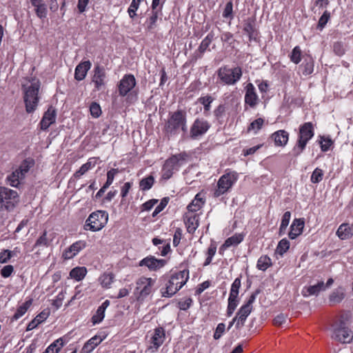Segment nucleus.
Returning a JSON list of instances; mask_svg holds the SVG:
<instances>
[{"mask_svg": "<svg viewBox=\"0 0 353 353\" xmlns=\"http://www.w3.org/2000/svg\"><path fill=\"white\" fill-rule=\"evenodd\" d=\"M345 296V289L343 287H339L330 294L329 300L333 303H339L344 299Z\"/></svg>", "mask_w": 353, "mask_h": 353, "instance_id": "nucleus-37", "label": "nucleus"}, {"mask_svg": "<svg viewBox=\"0 0 353 353\" xmlns=\"http://www.w3.org/2000/svg\"><path fill=\"white\" fill-rule=\"evenodd\" d=\"M205 203V194L202 192H199L196 194L192 202L188 205L187 209L190 212H196L204 205Z\"/></svg>", "mask_w": 353, "mask_h": 353, "instance_id": "nucleus-21", "label": "nucleus"}, {"mask_svg": "<svg viewBox=\"0 0 353 353\" xmlns=\"http://www.w3.org/2000/svg\"><path fill=\"white\" fill-rule=\"evenodd\" d=\"M40 86V81L36 78H32L22 85L23 101L26 111L28 113H32L37 108L39 101V92Z\"/></svg>", "mask_w": 353, "mask_h": 353, "instance_id": "nucleus-1", "label": "nucleus"}, {"mask_svg": "<svg viewBox=\"0 0 353 353\" xmlns=\"http://www.w3.org/2000/svg\"><path fill=\"white\" fill-rule=\"evenodd\" d=\"M91 66L92 63L89 60L81 61L75 68L74 79L77 81L83 80L85 78L88 70L91 68Z\"/></svg>", "mask_w": 353, "mask_h": 353, "instance_id": "nucleus-18", "label": "nucleus"}, {"mask_svg": "<svg viewBox=\"0 0 353 353\" xmlns=\"http://www.w3.org/2000/svg\"><path fill=\"white\" fill-rule=\"evenodd\" d=\"M274 143L277 146H285L289 140V133L284 130H280L272 135Z\"/></svg>", "mask_w": 353, "mask_h": 353, "instance_id": "nucleus-31", "label": "nucleus"}, {"mask_svg": "<svg viewBox=\"0 0 353 353\" xmlns=\"http://www.w3.org/2000/svg\"><path fill=\"white\" fill-rule=\"evenodd\" d=\"M321 141H320L321 145V149L323 152H327L330 150L331 145H332L333 142L332 139L329 137H321Z\"/></svg>", "mask_w": 353, "mask_h": 353, "instance_id": "nucleus-56", "label": "nucleus"}, {"mask_svg": "<svg viewBox=\"0 0 353 353\" xmlns=\"http://www.w3.org/2000/svg\"><path fill=\"white\" fill-rule=\"evenodd\" d=\"M101 341L102 339L97 336L92 337L84 344L81 353H91Z\"/></svg>", "mask_w": 353, "mask_h": 353, "instance_id": "nucleus-35", "label": "nucleus"}, {"mask_svg": "<svg viewBox=\"0 0 353 353\" xmlns=\"http://www.w3.org/2000/svg\"><path fill=\"white\" fill-rule=\"evenodd\" d=\"M244 239V234L242 233H236L232 236L228 238L221 245V250H226L231 246H236Z\"/></svg>", "mask_w": 353, "mask_h": 353, "instance_id": "nucleus-32", "label": "nucleus"}, {"mask_svg": "<svg viewBox=\"0 0 353 353\" xmlns=\"http://www.w3.org/2000/svg\"><path fill=\"white\" fill-rule=\"evenodd\" d=\"M225 330V325L223 323H220L217 325L216 330L214 333V339L215 340L219 339Z\"/></svg>", "mask_w": 353, "mask_h": 353, "instance_id": "nucleus-59", "label": "nucleus"}, {"mask_svg": "<svg viewBox=\"0 0 353 353\" xmlns=\"http://www.w3.org/2000/svg\"><path fill=\"white\" fill-rule=\"evenodd\" d=\"M186 155L185 154H178L172 155L168 159L161 170V178L164 180L170 179L174 172L177 171L185 161Z\"/></svg>", "mask_w": 353, "mask_h": 353, "instance_id": "nucleus-9", "label": "nucleus"}, {"mask_svg": "<svg viewBox=\"0 0 353 353\" xmlns=\"http://www.w3.org/2000/svg\"><path fill=\"white\" fill-rule=\"evenodd\" d=\"M188 279V270H183L172 274L165 283V288L161 289L162 296L171 297L187 283Z\"/></svg>", "mask_w": 353, "mask_h": 353, "instance_id": "nucleus-3", "label": "nucleus"}, {"mask_svg": "<svg viewBox=\"0 0 353 353\" xmlns=\"http://www.w3.org/2000/svg\"><path fill=\"white\" fill-rule=\"evenodd\" d=\"M198 101L204 106V110L208 112L210 110V105L213 101V98L211 96H205L200 97Z\"/></svg>", "mask_w": 353, "mask_h": 353, "instance_id": "nucleus-53", "label": "nucleus"}, {"mask_svg": "<svg viewBox=\"0 0 353 353\" xmlns=\"http://www.w3.org/2000/svg\"><path fill=\"white\" fill-rule=\"evenodd\" d=\"M106 72L103 67L97 65L94 68L92 82L96 90L99 91L105 88L106 83Z\"/></svg>", "mask_w": 353, "mask_h": 353, "instance_id": "nucleus-13", "label": "nucleus"}, {"mask_svg": "<svg viewBox=\"0 0 353 353\" xmlns=\"http://www.w3.org/2000/svg\"><path fill=\"white\" fill-rule=\"evenodd\" d=\"M160 11L157 9H152V12L145 22V30L148 32H153L157 27V21L159 17Z\"/></svg>", "mask_w": 353, "mask_h": 353, "instance_id": "nucleus-26", "label": "nucleus"}, {"mask_svg": "<svg viewBox=\"0 0 353 353\" xmlns=\"http://www.w3.org/2000/svg\"><path fill=\"white\" fill-rule=\"evenodd\" d=\"M168 198H163L160 203L155 208L154 212H152V216H156L159 213H160L168 205Z\"/></svg>", "mask_w": 353, "mask_h": 353, "instance_id": "nucleus-60", "label": "nucleus"}, {"mask_svg": "<svg viewBox=\"0 0 353 353\" xmlns=\"http://www.w3.org/2000/svg\"><path fill=\"white\" fill-rule=\"evenodd\" d=\"M301 48L298 46H295L290 55V61L295 64L299 63L301 61Z\"/></svg>", "mask_w": 353, "mask_h": 353, "instance_id": "nucleus-48", "label": "nucleus"}, {"mask_svg": "<svg viewBox=\"0 0 353 353\" xmlns=\"http://www.w3.org/2000/svg\"><path fill=\"white\" fill-rule=\"evenodd\" d=\"M325 284L323 281H320L317 284L310 286H305L301 290V294L304 297L312 295H318L321 291L325 290Z\"/></svg>", "mask_w": 353, "mask_h": 353, "instance_id": "nucleus-23", "label": "nucleus"}, {"mask_svg": "<svg viewBox=\"0 0 353 353\" xmlns=\"http://www.w3.org/2000/svg\"><path fill=\"white\" fill-rule=\"evenodd\" d=\"M337 236L341 240H347L353 236V225L342 223L336 231Z\"/></svg>", "mask_w": 353, "mask_h": 353, "instance_id": "nucleus-27", "label": "nucleus"}, {"mask_svg": "<svg viewBox=\"0 0 353 353\" xmlns=\"http://www.w3.org/2000/svg\"><path fill=\"white\" fill-rule=\"evenodd\" d=\"M32 6L34 8L36 15L41 19L47 17L48 8L46 0H30Z\"/></svg>", "mask_w": 353, "mask_h": 353, "instance_id": "nucleus-20", "label": "nucleus"}, {"mask_svg": "<svg viewBox=\"0 0 353 353\" xmlns=\"http://www.w3.org/2000/svg\"><path fill=\"white\" fill-rule=\"evenodd\" d=\"M214 34L212 32H210L201 41L199 46L198 51L200 53L199 57H201L203 54L208 50L211 42L214 39Z\"/></svg>", "mask_w": 353, "mask_h": 353, "instance_id": "nucleus-39", "label": "nucleus"}, {"mask_svg": "<svg viewBox=\"0 0 353 353\" xmlns=\"http://www.w3.org/2000/svg\"><path fill=\"white\" fill-rule=\"evenodd\" d=\"M181 237H182L181 229L176 228L174 232V236H173V245L174 247H176L179 244Z\"/></svg>", "mask_w": 353, "mask_h": 353, "instance_id": "nucleus-63", "label": "nucleus"}, {"mask_svg": "<svg viewBox=\"0 0 353 353\" xmlns=\"http://www.w3.org/2000/svg\"><path fill=\"white\" fill-rule=\"evenodd\" d=\"M217 78L223 85H235L241 78L243 72L241 67L230 68L224 65L218 69Z\"/></svg>", "mask_w": 353, "mask_h": 353, "instance_id": "nucleus-5", "label": "nucleus"}, {"mask_svg": "<svg viewBox=\"0 0 353 353\" xmlns=\"http://www.w3.org/2000/svg\"><path fill=\"white\" fill-rule=\"evenodd\" d=\"M63 345V339L59 338L52 343L43 353H58Z\"/></svg>", "mask_w": 353, "mask_h": 353, "instance_id": "nucleus-42", "label": "nucleus"}, {"mask_svg": "<svg viewBox=\"0 0 353 353\" xmlns=\"http://www.w3.org/2000/svg\"><path fill=\"white\" fill-rule=\"evenodd\" d=\"M243 30L248 34L250 40H251L255 31L253 21L250 20L246 21V23L244 24Z\"/></svg>", "mask_w": 353, "mask_h": 353, "instance_id": "nucleus-55", "label": "nucleus"}, {"mask_svg": "<svg viewBox=\"0 0 353 353\" xmlns=\"http://www.w3.org/2000/svg\"><path fill=\"white\" fill-rule=\"evenodd\" d=\"M185 224L187 231L193 234L199 227V216L194 214H186L185 216Z\"/></svg>", "mask_w": 353, "mask_h": 353, "instance_id": "nucleus-28", "label": "nucleus"}, {"mask_svg": "<svg viewBox=\"0 0 353 353\" xmlns=\"http://www.w3.org/2000/svg\"><path fill=\"white\" fill-rule=\"evenodd\" d=\"M314 136V125L312 122H305L299 128L297 140L292 150V156L297 157L305 150L307 143Z\"/></svg>", "mask_w": 353, "mask_h": 353, "instance_id": "nucleus-2", "label": "nucleus"}, {"mask_svg": "<svg viewBox=\"0 0 353 353\" xmlns=\"http://www.w3.org/2000/svg\"><path fill=\"white\" fill-rule=\"evenodd\" d=\"M90 112L94 118H98L101 114V109L99 103L92 102L90 105Z\"/></svg>", "mask_w": 353, "mask_h": 353, "instance_id": "nucleus-54", "label": "nucleus"}, {"mask_svg": "<svg viewBox=\"0 0 353 353\" xmlns=\"http://www.w3.org/2000/svg\"><path fill=\"white\" fill-rule=\"evenodd\" d=\"M32 304V299H29L28 300L26 301L24 303H23L21 305H19V307L17 309L16 312L12 317V321H17L19 319H20L21 316H23L28 310L30 307V306Z\"/></svg>", "mask_w": 353, "mask_h": 353, "instance_id": "nucleus-36", "label": "nucleus"}, {"mask_svg": "<svg viewBox=\"0 0 353 353\" xmlns=\"http://www.w3.org/2000/svg\"><path fill=\"white\" fill-rule=\"evenodd\" d=\"M241 279L239 277L236 278L231 285L230 295L239 296V289L241 288Z\"/></svg>", "mask_w": 353, "mask_h": 353, "instance_id": "nucleus-52", "label": "nucleus"}, {"mask_svg": "<svg viewBox=\"0 0 353 353\" xmlns=\"http://www.w3.org/2000/svg\"><path fill=\"white\" fill-rule=\"evenodd\" d=\"M301 68L303 69V74L305 76L311 74L314 71V61L311 57L305 59L301 64Z\"/></svg>", "mask_w": 353, "mask_h": 353, "instance_id": "nucleus-44", "label": "nucleus"}, {"mask_svg": "<svg viewBox=\"0 0 353 353\" xmlns=\"http://www.w3.org/2000/svg\"><path fill=\"white\" fill-rule=\"evenodd\" d=\"M330 17V12L327 10L325 11L319 20L317 28L321 30H323L324 28V27L325 26L326 23H327Z\"/></svg>", "mask_w": 353, "mask_h": 353, "instance_id": "nucleus-57", "label": "nucleus"}, {"mask_svg": "<svg viewBox=\"0 0 353 353\" xmlns=\"http://www.w3.org/2000/svg\"><path fill=\"white\" fill-rule=\"evenodd\" d=\"M227 307V316H231L239 303V296L229 295Z\"/></svg>", "mask_w": 353, "mask_h": 353, "instance_id": "nucleus-41", "label": "nucleus"}, {"mask_svg": "<svg viewBox=\"0 0 353 353\" xmlns=\"http://www.w3.org/2000/svg\"><path fill=\"white\" fill-rule=\"evenodd\" d=\"M264 123V119L262 118L256 119L253 121L248 128V132H254L256 134L263 127Z\"/></svg>", "mask_w": 353, "mask_h": 353, "instance_id": "nucleus-47", "label": "nucleus"}, {"mask_svg": "<svg viewBox=\"0 0 353 353\" xmlns=\"http://www.w3.org/2000/svg\"><path fill=\"white\" fill-rule=\"evenodd\" d=\"M323 176V170L319 168H316L312 173L310 181L312 183H319L322 181Z\"/></svg>", "mask_w": 353, "mask_h": 353, "instance_id": "nucleus-51", "label": "nucleus"}, {"mask_svg": "<svg viewBox=\"0 0 353 353\" xmlns=\"http://www.w3.org/2000/svg\"><path fill=\"white\" fill-rule=\"evenodd\" d=\"M136 79L133 74H125L119 81L118 90L119 95L124 97L136 85Z\"/></svg>", "mask_w": 353, "mask_h": 353, "instance_id": "nucleus-14", "label": "nucleus"}, {"mask_svg": "<svg viewBox=\"0 0 353 353\" xmlns=\"http://www.w3.org/2000/svg\"><path fill=\"white\" fill-rule=\"evenodd\" d=\"M17 197L18 194L15 190L0 186V204L3 202L8 203L12 200L14 201Z\"/></svg>", "mask_w": 353, "mask_h": 353, "instance_id": "nucleus-25", "label": "nucleus"}, {"mask_svg": "<svg viewBox=\"0 0 353 353\" xmlns=\"http://www.w3.org/2000/svg\"><path fill=\"white\" fill-rule=\"evenodd\" d=\"M12 252L9 250H3L0 252V263H8L12 256Z\"/></svg>", "mask_w": 353, "mask_h": 353, "instance_id": "nucleus-58", "label": "nucleus"}, {"mask_svg": "<svg viewBox=\"0 0 353 353\" xmlns=\"http://www.w3.org/2000/svg\"><path fill=\"white\" fill-rule=\"evenodd\" d=\"M56 112L54 110L48 109L40 121L41 129L43 130H47L50 125L55 122Z\"/></svg>", "mask_w": 353, "mask_h": 353, "instance_id": "nucleus-24", "label": "nucleus"}, {"mask_svg": "<svg viewBox=\"0 0 353 353\" xmlns=\"http://www.w3.org/2000/svg\"><path fill=\"white\" fill-rule=\"evenodd\" d=\"M14 272V268L12 265H7L1 270V275L3 278H8L12 275Z\"/></svg>", "mask_w": 353, "mask_h": 353, "instance_id": "nucleus-61", "label": "nucleus"}, {"mask_svg": "<svg viewBox=\"0 0 353 353\" xmlns=\"http://www.w3.org/2000/svg\"><path fill=\"white\" fill-rule=\"evenodd\" d=\"M271 265V259L267 255H263L258 259L256 268L260 270L265 271Z\"/></svg>", "mask_w": 353, "mask_h": 353, "instance_id": "nucleus-45", "label": "nucleus"}, {"mask_svg": "<svg viewBox=\"0 0 353 353\" xmlns=\"http://www.w3.org/2000/svg\"><path fill=\"white\" fill-rule=\"evenodd\" d=\"M114 276L111 272L103 273L99 279V281L101 286L104 288H110V285L113 283Z\"/></svg>", "mask_w": 353, "mask_h": 353, "instance_id": "nucleus-43", "label": "nucleus"}, {"mask_svg": "<svg viewBox=\"0 0 353 353\" xmlns=\"http://www.w3.org/2000/svg\"><path fill=\"white\" fill-rule=\"evenodd\" d=\"M154 283V279L145 276L137 280L134 294L139 301H144L152 292Z\"/></svg>", "mask_w": 353, "mask_h": 353, "instance_id": "nucleus-10", "label": "nucleus"}, {"mask_svg": "<svg viewBox=\"0 0 353 353\" xmlns=\"http://www.w3.org/2000/svg\"><path fill=\"white\" fill-rule=\"evenodd\" d=\"M49 316V312L43 310L37 315L28 325L26 330L30 331L36 328L40 323L43 322Z\"/></svg>", "mask_w": 353, "mask_h": 353, "instance_id": "nucleus-34", "label": "nucleus"}, {"mask_svg": "<svg viewBox=\"0 0 353 353\" xmlns=\"http://www.w3.org/2000/svg\"><path fill=\"white\" fill-rule=\"evenodd\" d=\"M305 225L303 219H295L290 225V231L288 236L290 239H295L297 236L301 235L303 232Z\"/></svg>", "mask_w": 353, "mask_h": 353, "instance_id": "nucleus-19", "label": "nucleus"}, {"mask_svg": "<svg viewBox=\"0 0 353 353\" xmlns=\"http://www.w3.org/2000/svg\"><path fill=\"white\" fill-rule=\"evenodd\" d=\"M154 183V179L152 176L143 178L139 183L140 189L143 191L150 190Z\"/></svg>", "mask_w": 353, "mask_h": 353, "instance_id": "nucleus-46", "label": "nucleus"}, {"mask_svg": "<svg viewBox=\"0 0 353 353\" xmlns=\"http://www.w3.org/2000/svg\"><path fill=\"white\" fill-rule=\"evenodd\" d=\"M32 165V163L30 161L24 160L17 169L7 176L8 183L12 187L17 188Z\"/></svg>", "mask_w": 353, "mask_h": 353, "instance_id": "nucleus-11", "label": "nucleus"}, {"mask_svg": "<svg viewBox=\"0 0 353 353\" xmlns=\"http://www.w3.org/2000/svg\"><path fill=\"white\" fill-rule=\"evenodd\" d=\"M86 274L87 269L85 267H76L70 272V276L77 281H80L84 279Z\"/></svg>", "mask_w": 353, "mask_h": 353, "instance_id": "nucleus-38", "label": "nucleus"}, {"mask_svg": "<svg viewBox=\"0 0 353 353\" xmlns=\"http://www.w3.org/2000/svg\"><path fill=\"white\" fill-rule=\"evenodd\" d=\"M65 297V292L61 291L59 292L56 299L54 300L53 305H54L57 309L59 308L62 305V301Z\"/></svg>", "mask_w": 353, "mask_h": 353, "instance_id": "nucleus-64", "label": "nucleus"}, {"mask_svg": "<svg viewBox=\"0 0 353 353\" xmlns=\"http://www.w3.org/2000/svg\"><path fill=\"white\" fill-rule=\"evenodd\" d=\"M233 10V4L232 1H229L226 3L223 12V17L224 18H228L232 16Z\"/></svg>", "mask_w": 353, "mask_h": 353, "instance_id": "nucleus-62", "label": "nucleus"}, {"mask_svg": "<svg viewBox=\"0 0 353 353\" xmlns=\"http://www.w3.org/2000/svg\"><path fill=\"white\" fill-rule=\"evenodd\" d=\"M165 340V330L163 327H159L154 330V334L151 339V343L153 347L157 350Z\"/></svg>", "mask_w": 353, "mask_h": 353, "instance_id": "nucleus-29", "label": "nucleus"}, {"mask_svg": "<svg viewBox=\"0 0 353 353\" xmlns=\"http://www.w3.org/2000/svg\"><path fill=\"white\" fill-rule=\"evenodd\" d=\"M108 214L104 210H97L91 213L86 219L83 228L85 230L97 232L107 224Z\"/></svg>", "mask_w": 353, "mask_h": 353, "instance_id": "nucleus-6", "label": "nucleus"}, {"mask_svg": "<svg viewBox=\"0 0 353 353\" xmlns=\"http://www.w3.org/2000/svg\"><path fill=\"white\" fill-rule=\"evenodd\" d=\"M87 245L85 241L79 240L73 243L62 254V258L65 260H69L77 256Z\"/></svg>", "mask_w": 353, "mask_h": 353, "instance_id": "nucleus-15", "label": "nucleus"}, {"mask_svg": "<svg viewBox=\"0 0 353 353\" xmlns=\"http://www.w3.org/2000/svg\"><path fill=\"white\" fill-rule=\"evenodd\" d=\"M110 301L105 300L97 310L95 314L92 317V323L93 325L101 323L105 317V312L106 308L109 306Z\"/></svg>", "mask_w": 353, "mask_h": 353, "instance_id": "nucleus-33", "label": "nucleus"}, {"mask_svg": "<svg viewBox=\"0 0 353 353\" xmlns=\"http://www.w3.org/2000/svg\"><path fill=\"white\" fill-rule=\"evenodd\" d=\"M330 332L331 339L341 343H350L353 340V332L343 319L334 322Z\"/></svg>", "mask_w": 353, "mask_h": 353, "instance_id": "nucleus-4", "label": "nucleus"}, {"mask_svg": "<svg viewBox=\"0 0 353 353\" xmlns=\"http://www.w3.org/2000/svg\"><path fill=\"white\" fill-rule=\"evenodd\" d=\"M143 0H132L128 9V12L130 18L133 19L136 15V12L138 10L140 3Z\"/></svg>", "mask_w": 353, "mask_h": 353, "instance_id": "nucleus-50", "label": "nucleus"}, {"mask_svg": "<svg viewBox=\"0 0 353 353\" xmlns=\"http://www.w3.org/2000/svg\"><path fill=\"white\" fill-rule=\"evenodd\" d=\"M238 179L239 174L235 171H230L222 175L218 180L216 188L214 191V196L219 197L230 192Z\"/></svg>", "mask_w": 353, "mask_h": 353, "instance_id": "nucleus-8", "label": "nucleus"}, {"mask_svg": "<svg viewBox=\"0 0 353 353\" xmlns=\"http://www.w3.org/2000/svg\"><path fill=\"white\" fill-rule=\"evenodd\" d=\"M166 263L164 259H157L153 256H147L139 261V266H146L150 271H157Z\"/></svg>", "mask_w": 353, "mask_h": 353, "instance_id": "nucleus-16", "label": "nucleus"}, {"mask_svg": "<svg viewBox=\"0 0 353 353\" xmlns=\"http://www.w3.org/2000/svg\"><path fill=\"white\" fill-rule=\"evenodd\" d=\"M186 123L185 114L181 110L176 111L168 119L165 125V131L170 134H176L180 129L183 132H186Z\"/></svg>", "mask_w": 353, "mask_h": 353, "instance_id": "nucleus-7", "label": "nucleus"}, {"mask_svg": "<svg viewBox=\"0 0 353 353\" xmlns=\"http://www.w3.org/2000/svg\"><path fill=\"white\" fill-rule=\"evenodd\" d=\"M54 239V234H50L48 236L47 232H44L43 234L37 240L34 247H48L50 245Z\"/></svg>", "mask_w": 353, "mask_h": 353, "instance_id": "nucleus-40", "label": "nucleus"}, {"mask_svg": "<svg viewBox=\"0 0 353 353\" xmlns=\"http://www.w3.org/2000/svg\"><path fill=\"white\" fill-rule=\"evenodd\" d=\"M252 311V308L244 304L239 308L235 316L238 319V322H236V324L237 329L244 325L248 316L250 314Z\"/></svg>", "mask_w": 353, "mask_h": 353, "instance_id": "nucleus-22", "label": "nucleus"}, {"mask_svg": "<svg viewBox=\"0 0 353 353\" xmlns=\"http://www.w3.org/2000/svg\"><path fill=\"white\" fill-rule=\"evenodd\" d=\"M290 248V241L287 239H281L276 247V252L280 255H283Z\"/></svg>", "mask_w": 353, "mask_h": 353, "instance_id": "nucleus-49", "label": "nucleus"}, {"mask_svg": "<svg viewBox=\"0 0 353 353\" xmlns=\"http://www.w3.org/2000/svg\"><path fill=\"white\" fill-rule=\"evenodd\" d=\"M210 125L204 119H196L190 127V137L192 139H199L210 129Z\"/></svg>", "mask_w": 353, "mask_h": 353, "instance_id": "nucleus-12", "label": "nucleus"}, {"mask_svg": "<svg viewBox=\"0 0 353 353\" xmlns=\"http://www.w3.org/2000/svg\"><path fill=\"white\" fill-rule=\"evenodd\" d=\"M97 159L95 157L90 158L87 162L83 164L80 168L75 172L73 174V176L75 179L80 178L82 175L85 174L90 170L94 168L97 164Z\"/></svg>", "mask_w": 353, "mask_h": 353, "instance_id": "nucleus-30", "label": "nucleus"}, {"mask_svg": "<svg viewBox=\"0 0 353 353\" xmlns=\"http://www.w3.org/2000/svg\"><path fill=\"white\" fill-rule=\"evenodd\" d=\"M245 103L252 108H254L259 103V97L256 92L254 86L249 83L245 87Z\"/></svg>", "mask_w": 353, "mask_h": 353, "instance_id": "nucleus-17", "label": "nucleus"}]
</instances>
